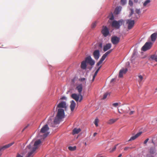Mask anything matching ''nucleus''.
Listing matches in <instances>:
<instances>
[{
  "label": "nucleus",
  "instance_id": "f257e3e1",
  "mask_svg": "<svg viewBox=\"0 0 157 157\" xmlns=\"http://www.w3.org/2000/svg\"><path fill=\"white\" fill-rule=\"evenodd\" d=\"M41 143L40 140H38L35 142L34 144V147L33 148H32V145H33L32 143H31L30 144L27 146L26 149L28 148L29 149H30L31 151L28 153V155L26 157H32L33 154L38 148V145L40 144Z\"/></svg>",
  "mask_w": 157,
  "mask_h": 157
},
{
  "label": "nucleus",
  "instance_id": "f03ea898",
  "mask_svg": "<svg viewBox=\"0 0 157 157\" xmlns=\"http://www.w3.org/2000/svg\"><path fill=\"white\" fill-rule=\"evenodd\" d=\"M124 22V21L123 19H121L118 21L114 20L111 23V26L116 29H119Z\"/></svg>",
  "mask_w": 157,
  "mask_h": 157
},
{
  "label": "nucleus",
  "instance_id": "7ed1b4c3",
  "mask_svg": "<svg viewBox=\"0 0 157 157\" xmlns=\"http://www.w3.org/2000/svg\"><path fill=\"white\" fill-rule=\"evenodd\" d=\"M49 129L48 125L46 124L44 125L41 129L40 132L41 133H44V137H46L48 135L49 133L47 131Z\"/></svg>",
  "mask_w": 157,
  "mask_h": 157
},
{
  "label": "nucleus",
  "instance_id": "20e7f679",
  "mask_svg": "<svg viewBox=\"0 0 157 157\" xmlns=\"http://www.w3.org/2000/svg\"><path fill=\"white\" fill-rule=\"evenodd\" d=\"M113 49H111L105 53L102 56L100 59V61L97 63V66H99L100 64H101L102 62L105 60L107 56L112 51Z\"/></svg>",
  "mask_w": 157,
  "mask_h": 157
},
{
  "label": "nucleus",
  "instance_id": "39448f33",
  "mask_svg": "<svg viewBox=\"0 0 157 157\" xmlns=\"http://www.w3.org/2000/svg\"><path fill=\"white\" fill-rule=\"evenodd\" d=\"M113 49H111L105 53L102 56L100 59V61L97 63V66H99L100 64H101L102 62L105 60L107 56L112 51Z\"/></svg>",
  "mask_w": 157,
  "mask_h": 157
},
{
  "label": "nucleus",
  "instance_id": "423d86ee",
  "mask_svg": "<svg viewBox=\"0 0 157 157\" xmlns=\"http://www.w3.org/2000/svg\"><path fill=\"white\" fill-rule=\"evenodd\" d=\"M152 43L151 42H147L141 48V50L146 51L149 50L151 47Z\"/></svg>",
  "mask_w": 157,
  "mask_h": 157
},
{
  "label": "nucleus",
  "instance_id": "0eeeda50",
  "mask_svg": "<svg viewBox=\"0 0 157 157\" xmlns=\"http://www.w3.org/2000/svg\"><path fill=\"white\" fill-rule=\"evenodd\" d=\"M57 116L59 119H63L64 117V110L62 109H59L58 110Z\"/></svg>",
  "mask_w": 157,
  "mask_h": 157
},
{
  "label": "nucleus",
  "instance_id": "6e6552de",
  "mask_svg": "<svg viewBox=\"0 0 157 157\" xmlns=\"http://www.w3.org/2000/svg\"><path fill=\"white\" fill-rule=\"evenodd\" d=\"M101 32L103 35L105 37H106L109 34V31L108 29L106 26H103Z\"/></svg>",
  "mask_w": 157,
  "mask_h": 157
},
{
  "label": "nucleus",
  "instance_id": "1a4fd4ad",
  "mask_svg": "<svg viewBox=\"0 0 157 157\" xmlns=\"http://www.w3.org/2000/svg\"><path fill=\"white\" fill-rule=\"evenodd\" d=\"M126 24H128V29H130L133 27L135 24V22L134 20L128 19L126 20Z\"/></svg>",
  "mask_w": 157,
  "mask_h": 157
},
{
  "label": "nucleus",
  "instance_id": "9d476101",
  "mask_svg": "<svg viewBox=\"0 0 157 157\" xmlns=\"http://www.w3.org/2000/svg\"><path fill=\"white\" fill-rule=\"evenodd\" d=\"M76 89L77 90L78 93L79 94V95L80 96V99H79V101H81L82 99V96L81 94V93L82 92V84H80L79 85H78V86H77L76 88Z\"/></svg>",
  "mask_w": 157,
  "mask_h": 157
},
{
  "label": "nucleus",
  "instance_id": "9b49d317",
  "mask_svg": "<svg viewBox=\"0 0 157 157\" xmlns=\"http://www.w3.org/2000/svg\"><path fill=\"white\" fill-rule=\"evenodd\" d=\"M85 61L86 62L89 64L91 66H93L94 65L95 63L94 61L92 59L90 56H89L85 58Z\"/></svg>",
  "mask_w": 157,
  "mask_h": 157
},
{
  "label": "nucleus",
  "instance_id": "f8f14e48",
  "mask_svg": "<svg viewBox=\"0 0 157 157\" xmlns=\"http://www.w3.org/2000/svg\"><path fill=\"white\" fill-rule=\"evenodd\" d=\"M120 40V38L117 36H113L111 39V41L113 44H117L119 42Z\"/></svg>",
  "mask_w": 157,
  "mask_h": 157
},
{
  "label": "nucleus",
  "instance_id": "ddd939ff",
  "mask_svg": "<svg viewBox=\"0 0 157 157\" xmlns=\"http://www.w3.org/2000/svg\"><path fill=\"white\" fill-rule=\"evenodd\" d=\"M149 61L154 60L157 62V52L154 54L151 55L148 59Z\"/></svg>",
  "mask_w": 157,
  "mask_h": 157
},
{
  "label": "nucleus",
  "instance_id": "4468645a",
  "mask_svg": "<svg viewBox=\"0 0 157 157\" xmlns=\"http://www.w3.org/2000/svg\"><path fill=\"white\" fill-rule=\"evenodd\" d=\"M93 55L94 59L96 60H98L100 56L99 51L98 50H95L93 52Z\"/></svg>",
  "mask_w": 157,
  "mask_h": 157
},
{
  "label": "nucleus",
  "instance_id": "2eb2a0df",
  "mask_svg": "<svg viewBox=\"0 0 157 157\" xmlns=\"http://www.w3.org/2000/svg\"><path fill=\"white\" fill-rule=\"evenodd\" d=\"M67 107L66 103L65 101H62L59 103L57 108H66Z\"/></svg>",
  "mask_w": 157,
  "mask_h": 157
},
{
  "label": "nucleus",
  "instance_id": "dca6fc26",
  "mask_svg": "<svg viewBox=\"0 0 157 157\" xmlns=\"http://www.w3.org/2000/svg\"><path fill=\"white\" fill-rule=\"evenodd\" d=\"M122 9V7L121 6H119L116 7L115 9L114 12V14L115 15H118L119 14Z\"/></svg>",
  "mask_w": 157,
  "mask_h": 157
},
{
  "label": "nucleus",
  "instance_id": "f3484780",
  "mask_svg": "<svg viewBox=\"0 0 157 157\" xmlns=\"http://www.w3.org/2000/svg\"><path fill=\"white\" fill-rule=\"evenodd\" d=\"M71 98L75 100V101H78L79 100V98H80V96L79 95V94L78 95H77L76 94H72L71 95Z\"/></svg>",
  "mask_w": 157,
  "mask_h": 157
},
{
  "label": "nucleus",
  "instance_id": "a211bd4d",
  "mask_svg": "<svg viewBox=\"0 0 157 157\" xmlns=\"http://www.w3.org/2000/svg\"><path fill=\"white\" fill-rule=\"evenodd\" d=\"M142 133V132H141L137 133L134 136L131 137L130 139L128 141H130L132 140H134L139 136Z\"/></svg>",
  "mask_w": 157,
  "mask_h": 157
},
{
  "label": "nucleus",
  "instance_id": "6ab92c4d",
  "mask_svg": "<svg viewBox=\"0 0 157 157\" xmlns=\"http://www.w3.org/2000/svg\"><path fill=\"white\" fill-rule=\"evenodd\" d=\"M127 69L126 68L125 69H123L121 70L119 72V78H121L123 76V74H125L127 71Z\"/></svg>",
  "mask_w": 157,
  "mask_h": 157
},
{
  "label": "nucleus",
  "instance_id": "aec40b11",
  "mask_svg": "<svg viewBox=\"0 0 157 157\" xmlns=\"http://www.w3.org/2000/svg\"><path fill=\"white\" fill-rule=\"evenodd\" d=\"M111 47V44L110 43L106 44L103 47V51L105 52L109 49Z\"/></svg>",
  "mask_w": 157,
  "mask_h": 157
},
{
  "label": "nucleus",
  "instance_id": "412c9836",
  "mask_svg": "<svg viewBox=\"0 0 157 157\" xmlns=\"http://www.w3.org/2000/svg\"><path fill=\"white\" fill-rule=\"evenodd\" d=\"M75 103L73 100H72L71 102V104L70 105V108L71 111H73L74 110L75 107Z\"/></svg>",
  "mask_w": 157,
  "mask_h": 157
},
{
  "label": "nucleus",
  "instance_id": "4be33fe9",
  "mask_svg": "<svg viewBox=\"0 0 157 157\" xmlns=\"http://www.w3.org/2000/svg\"><path fill=\"white\" fill-rule=\"evenodd\" d=\"M157 37V33H154L151 35V38L152 41L154 42Z\"/></svg>",
  "mask_w": 157,
  "mask_h": 157
},
{
  "label": "nucleus",
  "instance_id": "5701e85b",
  "mask_svg": "<svg viewBox=\"0 0 157 157\" xmlns=\"http://www.w3.org/2000/svg\"><path fill=\"white\" fill-rule=\"evenodd\" d=\"M86 61L84 60L82 61L81 63V67L83 69H85L86 67Z\"/></svg>",
  "mask_w": 157,
  "mask_h": 157
},
{
  "label": "nucleus",
  "instance_id": "b1692460",
  "mask_svg": "<svg viewBox=\"0 0 157 157\" xmlns=\"http://www.w3.org/2000/svg\"><path fill=\"white\" fill-rule=\"evenodd\" d=\"M81 131V129L80 128H75L73 130L72 134L73 135L77 134L79 133Z\"/></svg>",
  "mask_w": 157,
  "mask_h": 157
},
{
  "label": "nucleus",
  "instance_id": "393cba45",
  "mask_svg": "<svg viewBox=\"0 0 157 157\" xmlns=\"http://www.w3.org/2000/svg\"><path fill=\"white\" fill-rule=\"evenodd\" d=\"M151 2V0H146L143 3V6L144 7L149 6H150Z\"/></svg>",
  "mask_w": 157,
  "mask_h": 157
},
{
  "label": "nucleus",
  "instance_id": "a878e982",
  "mask_svg": "<svg viewBox=\"0 0 157 157\" xmlns=\"http://www.w3.org/2000/svg\"><path fill=\"white\" fill-rule=\"evenodd\" d=\"M118 119V118L116 119H111L109 120L107 122V123L108 124H111L113 123H114V122H115Z\"/></svg>",
  "mask_w": 157,
  "mask_h": 157
},
{
  "label": "nucleus",
  "instance_id": "bb28decb",
  "mask_svg": "<svg viewBox=\"0 0 157 157\" xmlns=\"http://www.w3.org/2000/svg\"><path fill=\"white\" fill-rule=\"evenodd\" d=\"M62 119H59V117H57V116H56L55 118L54 121V122L55 124H59V122L60 121V120Z\"/></svg>",
  "mask_w": 157,
  "mask_h": 157
},
{
  "label": "nucleus",
  "instance_id": "cd10ccee",
  "mask_svg": "<svg viewBox=\"0 0 157 157\" xmlns=\"http://www.w3.org/2000/svg\"><path fill=\"white\" fill-rule=\"evenodd\" d=\"M108 17L111 21L113 20L114 18L112 12L109 14Z\"/></svg>",
  "mask_w": 157,
  "mask_h": 157
},
{
  "label": "nucleus",
  "instance_id": "c85d7f7f",
  "mask_svg": "<svg viewBox=\"0 0 157 157\" xmlns=\"http://www.w3.org/2000/svg\"><path fill=\"white\" fill-rule=\"evenodd\" d=\"M139 79L138 81L139 83H140L143 79V77L141 75H139L138 76Z\"/></svg>",
  "mask_w": 157,
  "mask_h": 157
},
{
  "label": "nucleus",
  "instance_id": "c756f323",
  "mask_svg": "<svg viewBox=\"0 0 157 157\" xmlns=\"http://www.w3.org/2000/svg\"><path fill=\"white\" fill-rule=\"evenodd\" d=\"M76 147L75 146L74 147L69 146L68 147V149L71 151H74L76 149Z\"/></svg>",
  "mask_w": 157,
  "mask_h": 157
},
{
  "label": "nucleus",
  "instance_id": "7c9ffc66",
  "mask_svg": "<svg viewBox=\"0 0 157 157\" xmlns=\"http://www.w3.org/2000/svg\"><path fill=\"white\" fill-rule=\"evenodd\" d=\"M99 121L98 119L97 118L95 119L94 122V124L96 127L98 126V123Z\"/></svg>",
  "mask_w": 157,
  "mask_h": 157
},
{
  "label": "nucleus",
  "instance_id": "2f4dec72",
  "mask_svg": "<svg viewBox=\"0 0 157 157\" xmlns=\"http://www.w3.org/2000/svg\"><path fill=\"white\" fill-rule=\"evenodd\" d=\"M155 152V148H151L150 149L149 151V152L150 154H154Z\"/></svg>",
  "mask_w": 157,
  "mask_h": 157
},
{
  "label": "nucleus",
  "instance_id": "473e14b6",
  "mask_svg": "<svg viewBox=\"0 0 157 157\" xmlns=\"http://www.w3.org/2000/svg\"><path fill=\"white\" fill-rule=\"evenodd\" d=\"M118 145V144H117L115 146L111 149H110V152H113L114 151L116 148V147Z\"/></svg>",
  "mask_w": 157,
  "mask_h": 157
},
{
  "label": "nucleus",
  "instance_id": "72a5a7b5",
  "mask_svg": "<svg viewBox=\"0 0 157 157\" xmlns=\"http://www.w3.org/2000/svg\"><path fill=\"white\" fill-rule=\"evenodd\" d=\"M109 94V93L108 92H106L103 95V98H102L103 99H105L107 97V96Z\"/></svg>",
  "mask_w": 157,
  "mask_h": 157
},
{
  "label": "nucleus",
  "instance_id": "f704fd0d",
  "mask_svg": "<svg viewBox=\"0 0 157 157\" xmlns=\"http://www.w3.org/2000/svg\"><path fill=\"white\" fill-rule=\"evenodd\" d=\"M101 66H100L98 67V68L97 69V70L95 71V72L94 75L96 76V75H97V73H98V71H99V70H100V69L101 68Z\"/></svg>",
  "mask_w": 157,
  "mask_h": 157
},
{
  "label": "nucleus",
  "instance_id": "c9c22d12",
  "mask_svg": "<svg viewBox=\"0 0 157 157\" xmlns=\"http://www.w3.org/2000/svg\"><path fill=\"white\" fill-rule=\"evenodd\" d=\"M121 2L122 5H124L126 3V0H121Z\"/></svg>",
  "mask_w": 157,
  "mask_h": 157
},
{
  "label": "nucleus",
  "instance_id": "e433bc0d",
  "mask_svg": "<svg viewBox=\"0 0 157 157\" xmlns=\"http://www.w3.org/2000/svg\"><path fill=\"white\" fill-rule=\"evenodd\" d=\"M119 103H115L113 104L112 105L114 107H117L119 105Z\"/></svg>",
  "mask_w": 157,
  "mask_h": 157
},
{
  "label": "nucleus",
  "instance_id": "4c0bfd02",
  "mask_svg": "<svg viewBox=\"0 0 157 157\" xmlns=\"http://www.w3.org/2000/svg\"><path fill=\"white\" fill-rule=\"evenodd\" d=\"M135 12H136V13L137 14L140 13V9H136V10H135Z\"/></svg>",
  "mask_w": 157,
  "mask_h": 157
},
{
  "label": "nucleus",
  "instance_id": "58836bf2",
  "mask_svg": "<svg viewBox=\"0 0 157 157\" xmlns=\"http://www.w3.org/2000/svg\"><path fill=\"white\" fill-rule=\"evenodd\" d=\"M135 112L134 111H131L129 113V115H131L134 114Z\"/></svg>",
  "mask_w": 157,
  "mask_h": 157
},
{
  "label": "nucleus",
  "instance_id": "ea45409f",
  "mask_svg": "<svg viewBox=\"0 0 157 157\" xmlns=\"http://www.w3.org/2000/svg\"><path fill=\"white\" fill-rule=\"evenodd\" d=\"M96 25V22H95L93 23L92 25V28H94L95 27Z\"/></svg>",
  "mask_w": 157,
  "mask_h": 157
},
{
  "label": "nucleus",
  "instance_id": "a19ab883",
  "mask_svg": "<svg viewBox=\"0 0 157 157\" xmlns=\"http://www.w3.org/2000/svg\"><path fill=\"white\" fill-rule=\"evenodd\" d=\"M129 4L131 6L133 5V2L131 0H129Z\"/></svg>",
  "mask_w": 157,
  "mask_h": 157
},
{
  "label": "nucleus",
  "instance_id": "79ce46f5",
  "mask_svg": "<svg viewBox=\"0 0 157 157\" xmlns=\"http://www.w3.org/2000/svg\"><path fill=\"white\" fill-rule=\"evenodd\" d=\"M149 140V139L148 138H147V139L144 142V144H146L147 143V141H148Z\"/></svg>",
  "mask_w": 157,
  "mask_h": 157
},
{
  "label": "nucleus",
  "instance_id": "37998d69",
  "mask_svg": "<svg viewBox=\"0 0 157 157\" xmlns=\"http://www.w3.org/2000/svg\"><path fill=\"white\" fill-rule=\"evenodd\" d=\"M128 149H130L129 147H126L124 148V151H127Z\"/></svg>",
  "mask_w": 157,
  "mask_h": 157
},
{
  "label": "nucleus",
  "instance_id": "c03bdc74",
  "mask_svg": "<svg viewBox=\"0 0 157 157\" xmlns=\"http://www.w3.org/2000/svg\"><path fill=\"white\" fill-rule=\"evenodd\" d=\"M96 76L94 75V76H93V78L91 80L92 82H93L94 81V79L95 78Z\"/></svg>",
  "mask_w": 157,
  "mask_h": 157
},
{
  "label": "nucleus",
  "instance_id": "a18cd8bd",
  "mask_svg": "<svg viewBox=\"0 0 157 157\" xmlns=\"http://www.w3.org/2000/svg\"><path fill=\"white\" fill-rule=\"evenodd\" d=\"M147 157H154L151 155L148 154L147 155Z\"/></svg>",
  "mask_w": 157,
  "mask_h": 157
},
{
  "label": "nucleus",
  "instance_id": "49530a36",
  "mask_svg": "<svg viewBox=\"0 0 157 157\" xmlns=\"http://www.w3.org/2000/svg\"><path fill=\"white\" fill-rule=\"evenodd\" d=\"M133 10L132 9H131V13H130V16H131L132 14L133 13Z\"/></svg>",
  "mask_w": 157,
  "mask_h": 157
},
{
  "label": "nucleus",
  "instance_id": "de8ad7c7",
  "mask_svg": "<svg viewBox=\"0 0 157 157\" xmlns=\"http://www.w3.org/2000/svg\"><path fill=\"white\" fill-rule=\"evenodd\" d=\"M28 127V126H26L22 130V132H23Z\"/></svg>",
  "mask_w": 157,
  "mask_h": 157
},
{
  "label": "nucleus",
  "instance_id": "09e8293b",
  "mask_svg": "<svg viewBox=\"0 0 157 157\" xmlns=\"http://www.w3.org/2000/svg\"><path fill=\"white\" fill-rule=\"evenodd\" d=\"M129 148H130V149H131L135 148V146H132V147H129Z\"/></svg>",
  "mask_w": 157,
  "mask_h": 157
},
{
  "label": "nucleus",
  "instance_id": "8fccbe9b",
  "mask_svg": "<svg viewBox=\"0 0 157 157\" xmlns=\"http://www.w3.org/2000/svg\"><path fill=\"white\" fill-rule=\"evenodd\" d=\"M85 80V78H82L80 79V81H83Z\"/></svg>",
  "mask_w": 157,
  "mask_h": 157
},
{
  "label": "nucleus",
  "instance_id": "3c124183",
  "mask_svg": "<svg viewBox=\"0 0 157 157\" xmlns=\"http://www.w3.org/2000/svg\"><path fill=\"white\" fill-rule=\"evenodd\" d=\"M16 157H23V156L19 154H17Z\"/></svg>",
  "mask_w": 157,
  "mask_h": 157
},
{
  "label": "nucleus",
  "instance_id": "603ef678",
  "mask_svg": "<svg viewBox=\"0 0 157 157\" xmlns=\"http://www.w3.org/2000/svg\"><path fill=\"white\" fill-rule=\"evenodd\" d=\"M97 134V133L96 132H95L94 133V135H93L94 136H95Z\"/></svg>",
  "mask_w": 157,
  "mask_h": 157
},
{
  "label": "nucleus",
  "instance_id": "864d4df0",
  "mask_svg": "<svg viewBox=\"0 0 157 157\" xmlns=\"http://www.w3.org/2000/svg\"><path fill=\"white\" fill-rule=\"evenodd\" d=\"M138 2V0H134V2L135 3H137Z\"/></svg>",
  "mask_w": 157,
  "mask_h": 157
},
{
  "label": "nucleus",
  "instance_id": "5fc2aeb1",
  "mask_svg": "<svg viewBox=\"0 0 157 157\" xmlns=\"http://www.w3.org/2000/svg\"><path fill=\"white\" fill-rule=\"evenodd\" d=\"M122 156V154H120L118 156V157H121V156Z\"/></svg>",
  "mask_w": 157,
  "mask_h": 157
},
{
  "label": "nucleus",
  "instance_id": "6e6d98bb",
  "mask_svg": "<svg viewBox=\"0 0 157 157\" xmlns=\"http://www.w3.org/2000/svg\"><path fill=\"white\" fill-rule=\"evenodd\" d=\"M114 80V78L112 79V80H111V82H113Z\"/></svg>",
  "mask_w": 157,
  "mask_h": 157
},
{
  "label": "nucleus",
  "instance_id": "4d7b16f0",
  "mask_svg": "<svg viewBox=\"0 0 157 157\" xmlns=\"http://www.w3.org/2000/svg\"><path fill=\"white\" fill-rule=\"evenodd\" d=\"M124 113H128V112L127 111H124Z\"/></svg>",
  "mask_w": 157,
  "mask_h": 157
},
{
  "label": "nucleus",
  "instance_id": "13d9d810",
  "mask_svg": "<svg viewBox=\"0 0 157 157\" xmlns=\"http://www.w3.org/2000/svg\"><path fill=\"white\" fill-rule=\"evenodd\" d=\"M118 112L120 113H121L119 111V110H118Z\"/></svg>",
  "mask_w": 157,
  "mask_h": 157
},
{
  "label": "nucleus",
  "instance_id": "bf43d9fd",
  "mask_svg": "<svg viewBox=\"0 0 157 157\" xmlns=\"http://www.w3.org/2000/svg\"><path fill=\"white\" fill-rule=\"evenodd\" d=\"M98 157H103V156H99Z\"/></svg>",
  "mask_w": 157,
  "mask_h": 157
},
{
  "label": "nucleus",
  "instance_id": "052dcab7",
  "mask_svg": "<svg viewBox=\"0 0 157 157\" xmlns=\"http://www.w3.org/2000/svg\"><path fill=\"white\" fill-rule=\"evenodd\" d=\"M49 121H50V120H48V123H49Z\"/></svg>",
  "mask_w": 157,
  "mask_h": 157
},
{
  "label": "nucleus",
  "instance_id": "680f3d73",
  "mask_svg": "<svg viewBox=\"0 0 157 157\" xmlns=\"http://www.w3.org/2000/svg\"><path fill=\"white\" fill-rule=\"evenodd\" d=\"M152 143H153V144H154V142L153 141H152Z\"/></svg>",
  "mask_w": 157,
  "mask_h": 157
},
{
  "label": "nucleus",
  "instance_id": "e2e57ef3",
  "mask_svg": "<svg viewBox=\"0 0 157 157\" xmlns=\"http://www.w3.org/2000/svg\"><path fill=\"white\" fill-rule=\"evenodd\" d=\"M156 90H157V88L155 89Z\"/></svg>",
  "mask_w": 157,
  "mask_h": 157
},
{
  "label": "nucleus",
  "instance_id": "0e129e2a",
  "mask_svg": "<svg viewBox=\"0 0 157 157\" xmlns=\"http://www.w3.org/2000/svg\"><path fill=\"white\" fill-rule=\"evenodd\" d=\"M85 144L86 145V143H85Z\"/></svg>",
  "mask_w": 157,
  "mask_h": 157
}]
</instances>
